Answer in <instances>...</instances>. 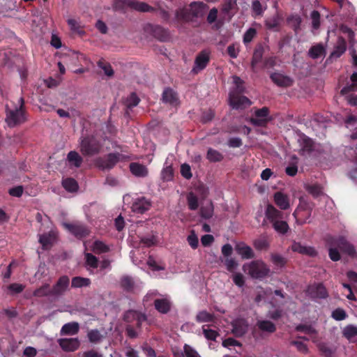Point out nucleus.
Instances as JSON below:
<instances>
[{
    "instance_id": "1",
    "label": "nucleus",
    "mask_w": 357,
    "mask_h": 357,
    "mask_svg": "<svg viewBox=\"0 0 357 357\" xmlns=\"http://www.w3.org/2000/svg\"><path fill=\"white\" fill-rule=\"evenodd\" d=\"M208 8V6L202 1H193L188 8L177 10L176 17L185 22H193L196 18L202 17Z\"/></svg>"
},
{
    "instance_id": "2",
    "label": "nucleus",
    "mask_w": 357,
    "mask_h": 357,
    "mask_svg": "<svg viewBox=\"0 0 357 357\" xmlns=\"http://www.w3.org/2000/svg\"><path fill=\"white\" fill-rule=\"evenodd\" d=\"M129 7L133 10L142 13H152L156 9L148 3L136 0H114L112 9L114 11H120L123 13H126V8Z\"/></svg>"
},
{
    "instance_id": "3",
    "label": "nucleus",
    "mask_w": 357,
    "mask_h": 357,
    "mask_svg": "<svg viewBox=\"0 0 357 357\" xmlns=\"http://www.w3.org/2000/svg\"><path fill=\"white\" fill-rule=\"evenodd\" d=\"M102 145L98 139L92 135L81 139L80 151L84 156H92L100 152Z\"/></svg>"
},
{
    "instance_id": "4",
    "label": "nucleus",
    "mask_w": 357,
    "mask_h": 357,
    "mask_svg": "<svg viewBox=\"0 0 357 357\" xmlns=\"http://www.w3.org/2000/svg\"><path fill=\"white\" fill-rule=\"evenodd\" d=\"M20 106L15 109H6V121L10 128H13L24 123L26 121L24 112V100L23 98L20 99Z\"/></svg>"
},
{
    "instance_id": "5",
    "label": "nucleus",
    "mask_w": 357,
    "mask_h": 357,
    "mask_svg": "<svg viewBox=\"0 0 357 357\" xmlns=\"http://www.w3.org/2000/svg\"><path fill=\"white\" fill-rule=\"evenodd\" d=\"M120 153H110L104 157H98L94 160L95 166L102 171L110 170L123 158Z\"/></svg>"
},
{
    "instance_id": "6",
    "label": "nucleus",
    "mask_w": 357,
    "mask_h": 357,
    "mask_svg": "<svg viewBox=\"0 0 357 357\" xmlns=\"http://www.w3.org/2000/svg\"><path fill=\"white\" fill-rule=\"evenodd\" d=\"M243 271L253 278H263L266 277L270 270L265 263L261 261H252L249 264L243 265Z\"/></svg>"
},
{
    "instance_id": "7",
    "label": "nucleus",
    "mask_w": 357,
    "mask_h": 357,
    "mask_svg": "<svg viewBox=\"0 0 357 357\" xmlns=\"http://www.w3.org/2000/svg\"><path fill=\"white\" fill-rule=\"evenodd\" d=\"M143 314H144V313L133 310H129L125 312L123 319L128 324L126 326V333L130 338L133 339L138 337V332L132 324L134 323L136 319L139 318V315Z\"/></svg>"
},
{
    "instance_id": "8",
    "label": "nucleus",
    "mask_w": 357,
    "mask_h": 357,
    "mask_svg": "<svg viewBox=\"0 0 357 357\" xmlns=\"http://www.w3.org/2000/svg\"><path fill=\"white\" fill-rule=\"evenodd\" d=\"M326 244L328 246L336 247L343 252L348 254L349 256L354 257L356 254L354 247L342 236L337 238L329 236L326 238Z\"/></svg>"
},
{
    "instance_id": "9",
    "label": "nucleus",
    "mask_w": 357,
    "mask_h": 357,
    "mask_svg": "<svg viewBox=\"0 0 357 357\" xmlns=\"http://www.w3.org/2000/svg\"><path fill=\"white\" fill-rule=\"evenodd\" d=\"M144 31L161 42H167L170 38L168 29L160 25L148 23L144 26Z\"/></svg>"
},
{
    "instance_id": "10",
    "label": "nucleus",
    "mask_w": 357,
    "mask_h": 357,
    "mask_svg": "<svg viewBox=\"0 0 357 357\" xmlns=\"http://www.w3.org/2000/svg\"><path fill=\"white\" fill-rule=\"evenodd\" d=\"M63 226L79 239L85 238L90 234V229L84 224L64 222Z\"/></svg>"
},
{
    "instance_id": "11",
    "label": "nucleus",
    "mask_w": 357,
    "mask_h": 357,
    "mask_svg": "<svg viewBox=\"0 0 357 357\" xmlns=\"http://www.w3.org/2000/svg\"><path fill=\"white\" fill-rule=\"evenodd\" d=\"M210 51L208 50H202L196 56L192 72L198 73L204 70L210 61Z\"/></svg>"
},
{
    "instance_id": "12",
    "label": "nucleus",
    "mask_w": 357,
    "mask_h": 357,
    "mask_svg": "<svg viewBox=\"0 0 357 357\" xmlns=\"http://www.w3.org/2000/svg\"><path fill=\"white\" fill-rule=\"evenodd\" d=\"M269 109L267 107H263L255 112V118L250 119V123L255 126H265L270 121L268 119Z\"/></svg>"
},
{
    "instance_id": "13",
    "label": "nucleus",
    "mask_w": 357,
    "mask_h": 357,
    "mask_svg": "<svg viewBox=\"0 0 357 357\" xmlns=\"http://www.w3.org/2000/svg\"><path fill=\"white\" fill-rule=\"evenodd\" d=\"M238 92H231L229 94L230 105L233 108H245L251 105V101L245 96H241Z\"/></svg>"
},
{
    "instance_id": "14",
    "label": "nucleus",
    "mask_w": 357,
    "mask_h": 357,
    "mask_svg": "<svg viewBox=\"0 0 357 357\" xmlns=\"http://www.w3.org/2000/svg\"><path fill=\"white\" fill-rule=\"evenodd\" d=\"M307 294L312 298H326L328 296L326 287L321 283L310 285Z\"/></svg>"
},
{
    "instance_id": "15",
    "label": "nucleus",
    "mask_w": 357,
    "mask_h": 357,
    "mask_svg": "<svg viewBox=\"0 0 357 357\" xmlns=\"http://www.w3.org/2000/svg\"><path fill=\"white\" fill-rule=\"evenodd\" d=\"M70 284V279L67 275L61 276L56 283L51 289L52 296H59L67 290Z\"/></svg>"
},
{
    "instance_id": "16",
    "label": "nucleus",
    "mask_w": 357,
    "mask_h": 357,
    "mask_svg": "<svg viewBox=\"0 0 357 357\" xmlns=\"http://www.w3.org/2000/svg\"><path fill=\"white\" fill-rule=\"evenodd\" d=\"M151 203L144 197L135 199L132 204V211L138 214H143L151 208Z\"/></svg>"
},
{
    "instance_id": "17",
    "label": "nucleus",
    "mask_w": 357,
    "mask_h": 357,
    "mask_svg": "<svg viewBox=\"0 0 357 357\" xmlns=\"http://www.w3.org/2000/svg\"><path fill=\"white\" fill-rule=\"evenodd\" d=\"M58 343L62 350L66 352H73L80 346L78 338H61L58 340Z\"/></svg>"
},
{
    "instance_id": "18",
    "label": "nucleus",
    "mask_w": 357,
    "mask_h": 357,
    "mask_svg": "<svg viewBox=\"0 0 357 357\" xmlns=\"http://www.w3.org/2000/svg\"><path fill=\"white\" fill-rule=\"evenodd\" d=\"M56 237L57 232L54 230H51L47 233L40 234L38 241L42 245L43 250H47L53 245Z\"/></svg>"
},
{
    "instance_id": "19",
    "label": "nucleus",
    "mask_w": 357,
    "mask_h": 357,
    "mask_svg": "<svg viewBox=\"0 0 357 357\" xmlns=\"http://www.w3.org/2000/svg\"><path fill=\"white\" fill-rule=\"evenodd\" d=\"M232 333L236 337H242L248 330V324L244 319H237L231 323Z\"/></svg>"
},
{
    "instance_id": "20",
    "label": "nucleus",
    "mask_w": 357,
    "mask_h": 357,
    "mask_svg": "<svg viewBox=\"0 0 357 357\" xmlns=\"http://www.w3.org/2000/svg\"><path fill=\"white\" fill-rule=\"evenodd\" d=\"M270 77L273 83L281 87H289L294 83L293 79L290 77L278 73H272Z\"/></svg>"
},
{
    "instance_id": "21",
    "label": "nucleus",
    "mask_w": 357,
    "mask_h": 357,
    "mask_svg": "<svg viewBox=\"0 0 357 357\" xmlns=\"http://www.w3.org/2000/svg\"><path fill=\"white\" fill-rule=\"evenodd\" d=\"M235 250L243 259H252L255 254L252 248L243 242H239L235 245Z\"/></svg>"
},
{
    "instance_id": "22",
    "label": "nucleus",
    "mask_w": 357,
    "mask_h": 357,
    "mask_svg": "<svg viewBox=\"0 0 357 357\" xmlns=\"http://www.w3.org/2000/svg\"><path fill=\"white\" fill-rule=\"evenodd\" d=\"M162 101L173 106H176L179 104L178 96L171 88H166L162 93Z\"/></svg>"
},
{
    "instance_id": "23",
    "label": "nucleus",
    "mask_w": 357,
    "mask_h": 357,
    "mask_svg": "<svg viewBox=\"0 0 357 357\" xmlns=\"http://www.w3.org/2000/svg\"><path fill=\"white\" fill-rule=\"evenodd\" d=\"M155 309L161 314H167L172 308V303L167 298H157L154 301Z\"/></svg>"
},
{
    "instance_id": "24",
    "label": "nucleus",
    "mask_w": 357,
    "mask_h": 357,
    "mask_svg": "<svg viewBox=\"0 0 357 357\" xmlns=\"http://www.w3.org/2000/svg\"><path fill=\"white\" fill-rule=\"evenodd\" d=\"M266 217L273 224L279 220L283 219V213L278 210L273 205L268 204L266 209Z\"/></svg>"
},
{
    "instance_id": "25",
    "label": "nucleus",
    "mask_w": 357,
    "mask_h": 357,
    "mask_svg": "<svg viewBox=\"0 0 357 357\" xmlns=\"http://www.w3.org/2000/svg\"><path fill=\"white\" fill-rule=\"evenodd\" d=\"M274 201L281 210H287L289 208L290 204L288 196L281 192L275 193Z\"/></svg>"
},
{
    "instance_id": "26",
    "label": "nucleus",
    "mask_w": 357,
    "mask_h": 357,
    "mask_svg": "<svg viewBox=\"0 0 357 357\" xmlns=\"http://www.w3.org/2000/svg\"><path fill=\"white\" fill-rule=\"evenodd\" d=\"M79 325L77 322L73 321L64 324L60 331L61 335H74L78 333Z\"/></svg>"
},
{
    "instance_id": "27",
    "label": "nucleus",
    "mask_w": 357,
    "mask_h": 357,
    "mask_svg": "<svg viewBox=\"0 0 357 357\" xmlns=\"http://www.w3.org/2000/svg\"><path fill=\"white\" fill-rule=\"evenodd\" d=\"M130 171L133 175L138 177H146L148 175L146 167L137 162L130 163Z\"/></svg>"
},
{
    "instance_id": "28",
    "label": "nucleus",
    "mask_w": 357,
    "mask_h": 357,
    "mask_svg": "<svg viewBox=\"0 0 357 357\" xmlns=\"http://www.w3.org/2000/svg\"><path fill=\"white\" fill-rule=\"evenodd\" d=\"M346 50V40L342 37H340L337 40V44L335 46L333 51L331 54V56L339 58L345 52Z\"/></svg>"
},
{
    "instance_id": "29",
    "label": "nucleus",
    "mask_w": 357,
    "mask_h": 357,
    "mask_svg": "<svg viewBox=\"0 0 357 357\" xmlns=\"http://www.w3.org/2000/svg\"><path fill=\"white\" fill-rule=\"evenodd\" d=\"M264 54V47L259 45H257L253 52L251 61V69L255 72L256 66L261 61Z\"/></svg>"
},
{
    "instance_id": "30",
    "label": "nucleus",
    "mask_w": 357,
    "mask_h": 357,
    "mask_svg": "<svg viewBox=\"0 0 357 357\" xmlns=\"http://www.w3.org/2000/svg\"><path fill=\"white\" fill-rule=\"evenodd\" d=\"M67 160L71 166L77 168L80 167L83 162V158L75 151H71L68 153Z\"/></svg>"
},
{
    "instance_id": "31",
    "label": "nucleus",
    "mask_w": 357,
    "mask_h": 357,
    "mask_svg": "<svg viewBox=\"0 0 357 357\" xmlns=\"http://www.w3.org/2000/svg\"><path fill=\"white\" fill-rule=\"evenodd\" d=\"M120 284L121 288L127 292L132 291L135 287L134 280L129 275L122 276L120 280Z\"/></svg>"
},
{
    "instance_id": "32",
    "label": "nucleus",
    "mask_w": 357,
    "mask_h": 357,
    "mask_svg": "<svg viewBox=\"0 0 357 357\" xmlns=\"http://www.w3.org/2000/svg\"><path fill=\"white\" fill-rule=\"evenodd\" d=\"M325 53V48L321 43L312 46L308 52L309 56L314 59L322 56Z\"/></svg>"
},
{
    "instance_id": "33",
    "label": "nucleus",
    "mask_w": 357,
    "mask_h": 357,
    "mask_svg": "<svg viewBox=\"0 0 357 357\" xmlns=\"http://www.w3.org/2000/svg\"><path fill=\"white\" fill-rule=\"evenodd\" d=\"M257 326L261 331L273 333L276 331L275 325L268 320L258 321Z\"/></svg>"
},
{
    "instance_id": "34",
    "label": "nucleus",
    "mask_w": 357,
    "mask_h": 357,
    "mask_svg": "<svg viewBox=\"0 0 357 357\" xmlns=\"http://www.w3.org/2000/svg\"><path fill=\"white\" fill-rule=\"evenodd\" d=\"M91 284V280L87 278H82L76 276L73 278L71 282V287L73 288H82L89 287Z\"/></svg>"
},
{
    "instance_id": "35",
    "label": "nucleus",
    "mask_w": 357,
    "mask_h": 357,
    "mask_svg": "<svg viewBox=\"0 0 357 357\" xmlns=\"http://www.w3.org/2000/svg\"><path fill=\"white\" fill-rule=\"evenodd\" d=\"M295 330L298 332H303L310 335L312 338L316 337L317 335V330L311 325L298 324L296 326Z\"/></svg>"
},
{
    "instance_id": "36",
    "label": "nucleus",
    "mask_w": 357,
    "mask_h": 357,
    "mask_svg": "<svg viewBox=\"0 0 357 357\" xmlns=\"http://www.w3.org/2000/svg\"><path fill=\"white\" fill-rule=\"evenodd\" d=\"M350 80L351 84L344 86L341 89L342 94L344 95L351 91H357V72L354 73L351 75Z\"/></svg>"
},
{
    "instance_id": "37",
    "label": "nucleus",
    "mask_w": 357,
    "mask_h": 357,
    "mask_svg": "<svg viewBox=\"0 0 357 357\" xmlns=\"http://www.w3.org/2000/svg\"><path fill=\"white\" fill-rule=\"evenodd\" d=\"M62 185L66 190L70 192H76L78 190V183L73 178H67L62 181Z\"/></svg>"
},
{
    "instance_id": "38",
    "label": "nucleus",
    "mask_w": 357,
    "mask_h": 357,
    "mask_svg": "<svg viewBox=\"0 0 357 357\" xmlns=\"http://www.w3.org/2000/svg\"><path fill=\"white\" fill-rule=\"evenodd\" d=\"M206 158L211 162H217L222 161L224 156L218 151L209 148L207 151Z\"/></svg>"
},
{
    "instance_id": "39",
    "label": "nucleus",
    "mask_w": 357,
    "mask_h": 357,
    "mask_svg": "<svg viewBox=\"0 0 357 357\" xmlns=\"http://www.w3.org/2000/svg\"><path fill=\"white\" fill-rule=\"evenodd\" d=\"M287 24L297 33L300 30L301 18L298 15H292L287 17Z\"/></svg>"
},
{
    "instance_id": "40",
    "label": "nucleus",
    "mask_w": 357,
    "mask_h": 357,
    "mask_svg": "<svg viewBox=\"0 0 357 357\" xmlns=\"http://www.w3.org/2000/svg\"><path fill=\"white\" fill-rule=\"evenodd\" d=\"M272 226L278 233L281 234H285L289 229L287 222L282 219L273 222Z\"/></svg>"
},
{
    "instance_id": "41",
    "label": "nucleus",
    "mask_w": 357,
    "mask_h": 357,
    "mask_svg": "<svg viewBox=\"0 0 357 357\" xmlns=\"http://www.w3.org/2000/svg\"><path fill=\"white\" fill-rule=\"evenodd\" d=\"M214 319V315L206 310L200 311L196 316V321L198 323L212 322Z\"/></svg>"
},
{
    "instance_id": "42",
    "label": "nucleus",
    "mask_w": 357,
    "mask_h": 357,
    "mask_svg": "<svg viewBox=\"0 0 357 357\" xmlns=\"http://www.w3.org/2000/svg\"><path fill=\"white\" fill-rule=\"evenodd\" d=\"M213 215V205L212 202L203 206L200 208V215L204 219H209Z\"/></svg>"
},
{
    "instance_id": "43",
    "label": "nucleus",
    "mask_w": 357,
    "mask_h": 357,
    "mask_svg": "<svg viewBox=\"0 0 357 357\" xmlns=\"http://www.w3.org/2000/svg\"><path fill=\"white\" fill-rule=\"evenodd\" d=\"M87 337L90 342L98 344L102 340L103 336L98 329H92L88 331Z\"/></svg>"
},
{
    "instance_id": "44",
    "label": "nucleus",
    "mask_w": 357,
    "mask_h": 357,
    "mask_svg": "<svg viewBox=\"0 0 357 357\" xmlns=\"http://www.w3.org/2000/svg\"><path fill=\"white\" fill-rule=\"evenodd\" d=\"M92 250L97 255L106 253L109 251V248L100 241H96L92 247Z\"/></svg>"
},
{
    "instance_id": "45",
    "label": "nucleus",
    "mask_w": 357,
    "mask_h": 357,
    "mask_svg": "<svg viewBox=\"0 0 357 357\" xmlns=\"http://www.w3.org/2000/svg\"><path fill=\"white\" fill-rule=\"evenodd\" d=\"M33 296L36 297H43L47 296H52L51 289L49 284H45L40 287L36 289L33 291Z\"/></svg>"
},
{
    "instance_id": "46",
    "label": "nucleus",
    "mask_w": 357,
    "mask_h": 357,
    "mask_svg": "<svg viewBox=\"0 0 357 357\" xmlns=\"http://www.w3.org/2000/svg\"><path fill=\"white\" fill-rule=\"evenodd\" d=\"M174 169L172 165L164 167L161 172V178L165 182L172 181L174 178Z\"/></svg>"
},
{
    "instance_id": "47",
    "label": "nucleus",
    "mask_w": 357,
    "mask_h": 357,
    "mask_svg": "<svg viewBox=\"0 0 357 357\" xmlns=\"http://www.w3.org/2000/svg\"><path fill=\"white\" fill-rule=\"evenodd\" d=\"M253 245L257 250H266L269 248V242L267 238L264 236L255 240Z\"/></svg>"
},
{
    "instance_id": "48",
    "label": "nucleus",
    "mask_w": 357,
    "mask_h": 357,
    "mask_svg": "<svg viewBox=\"0 0 357 357\" xmlns=\"http://www.w3.org/2000/svg\"><path fill=\"white\" fill-rule=\"evenodd\" d=\"M271 259L275 266L280 268L284 267L287 262V260L285 257H282L279 254L275 253L271 254Z\"/></svg>"
},
{
    "instance_id": "49",
    "label": "nucleus",
    "mask_w": 357,
    "mask_h": 357,
    "mask_svg": "<svg viewBox=\"0 0 357 357\" xmlns=\"http://www.w3.org/2000/svg\"><path fill=\"white\" fill-rule=\"evenodd\" d=\"M319 351L325 357H333L335 349L333 347H329L326 343H321L318 346Z\"/></svg>"
},
{
    "instance_id": "50",
    "label": "nucleus",
    "mask_w": 357,
    "mask_h": 357,
    "mask_svg": "<svg viewBox=\"0 0 357 357\" xmlns=\"http://www.w3.org/2000/svg\"><path fill=\"white\" fill-rule=\"evenodd\" d=\"M343 335L348 340L357 336V326L354 325H348L343 330Z\"/></svg>"
},
{
    "instance_id": "51",
    "label": "nucleus",
    "mask_w": 357,
    "mask_h": 357,
    "mask_svg": "<svg viewBox=\"0 0 357 357\" xmlns=\"http://www.w3.org/2000/svg\"><path fill=\"white\" fill-rule=\"evenodd\" d=\"M187 202L189 209L197 210L199 206L198 198L193 192H190L187 196Z\"/></svg>"
},
{
    "instance_id": "52",
    "label": "nucleus",
    "mask_w": 357,
    "mask_h": 357,
    "mask_svg": "<svg viewBox=\"0 0 357 357\" xmlns=\"http://www.w3.org/2000/svg\"><path fill=\"white\" fill-rule=\"evenodd\" d=\"M305 189L314 197H318L322 194V188L319 184L307 185Z\"/></svg>"
},
{
    "instance_id": "53",
    "label": "nucleus",
    "mask_w": 357,
    "mask_h": 357,
    "mask_svg": "<svg viewBox=\"0 0 357 357\" xmlns=\"http://www.w3.org/2000/svg\"><path fill=\"white\" fill-rule=\"evenodd\" d=\"M206 326H207L206 325L202 326L204 337L208 340L215 341L216 338L219 336L218 332L215 330L206 328Z\"/></svg>"
},
{
    "instance_id": "54",
    "label": "nucleus",
    "mask_w": 357,
    "mask_h": 357,
    "mask_svg": "<svg viewBox=\"0 0 357 357\" xmlns=\"http://www.w3.org/2000/svg\"><path fill=\"white\" fill-rule=\"evenodd\" d=\"M140 99L135 93H132L126 100V105L128 109H131L137 106Z\"/></svg>"
},
{
    "instance_id": "55",
    "label": "nucleus",
    "mask_w": 357,
    "mask_h": 357,
    "mask_svg": "<svg viewBox=\"0 0 357 357\" xmlns=\"http://www.w3.org/2000/svg\"><path fill=\"white\" fill-rule=\"evenodd\" d=\"M25 286L19 283H12L7 287L10 295H15L23 291Z\"/></svg>"
},
{
    "instance_id": "56",
    "label": "nucleus",
    "mask_w": 357,
    "mask_h": 357,
    "mask_svg": "<svg viewBox=\"0 0 357 357\" xmlns=\"http://www.w3.org/2000/svg\"><path fill=\"white\" fill-rule=\"evenodd\" d=\"M347 317V314L344 310L338 307L332 312L331 317L336 321L344 320Z\"/></svg>"
},
{
    "instance_id": "57",
    "label": "nucleus",
    "mask_w": 357,
    "mask_h": 357,
    "mask_svg": "<svg viewBox=\"0 0 357 357\" xmlns=\"http://www.w3.org/2000/svg\"><path fill=\"white\" fill-rule=\"evenodd\" d=\"M98 66L103 70L107 76L112 77L114 75V70L109 63L100 60L98 62Z\"/></svg>"
},
{
    "instance_id": "58",
    "label": "nucleus",
    "mask_w": 357,
    "mask_h": 357,
    "mask_svg": "<svg viewBox=\"0 0 357 357\" xmlns=\"http://www.w3.org/2000/svg\"><path fill=\"white\" fill-rule=\"evenodd\" d=\"M215 116V112L213 109H208L202 112L201 121L203 123H207L211 121Z\"/></svg>"
},
{
    "instance_id": "59",
    "label": "nucleus",
    "mask_w": 357,
    "mask_h": 357,
    "mask_svg": "<svg viewBox=\"0 0 357 357\" xmlns=\"http://www.w3.org/2000/svg\"><path fill=\"white\" fill-rule=\"evenodd\" d=\"M86 264L93 268H96L98 266V258L91 253L85 254Z\"/></svg>"
},
{
    "instance_id": "60",
    "label": "nucleus",
    "mask_w": 357,
    "mask_h": 357,
    "mask_svg": "<svg viewBox=\"0 0 357 357\" xmlns=\"http://www.w3.org/2000/svg\"><path fill=\"white\" fill-rule=\"evenodd\" d=\"M187 241L192 249H197L199 245V240L197 236L194 231H191L187 238Z\"/></svg>"
},
{
    "instance_id": "61",
    "label": "nucleus",
    "mask_w": 357,
    "mask_h": 357,
    "mask_svg": "<svg viewBox=\"0 0 357 357\" xmlns=\"http://www.w3.org/2000/svg\"><path fill=\"white\" fill-rule=\"evenodd\" d=\"M257 31L255 28H249L243 35V43L245 44L250 43L255 37Z\"/></svg>"
},
{
    "instance_id": "62",
    "label": "nucleus",
    "mask_w": 357,
    "mask_h": 357,
    "mask_svg": "<svg viewBox=\"0 0 357 357\" xmlns=\"http://www.w3.org/2000/svg\"><path fill=\"white\" fill-rule=\"evenodd\" d=\"M312 26L314 29H318L320 26V13L317 10H313L310 15Z\"/></svg>"
},
{
    "instance_id": "63",
    "label": "nucleus",
    "mask_w": 357,
    "mask_h": 357,
    "mask_svg": "<svg viewBox=\"0 0 357 357\" xmlns=\"http://www.w3.org/2000/svg\"><path fill=\"white\" fill-rule=\"evenodd\" d=\"M328 255L330 259L333 261H337L340 259V254L336 247L329 246Z\"/></svg>"
},
{
    "instance_id": "64",
    "label": "nucleus",
    "mask_w": 357,
    "mask_h": 357,
    "mask_svg": "<svg viewBox=\"0 0 357 357\" xmlns=\"http://www.w3.org/2000/svg\"><path fill=\"white\" fill-rule=\"evenodd\" d=\"M183 351L185 357H200L197 351L187 344L184 345Z\"/></svg>"
}]
</instances>
